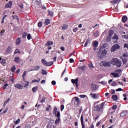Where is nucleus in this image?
<instances>
[{"label":"nucleus","mask_w":128,"mask_h":128,"mask_svg":"<svg viewBox=\"0 0 128 128\" xmlns=\"http://www.w3.org/2000/svg\"><path fill=\"white\" fill-rule=\"evenodd\" d=\"M124 48H128V44H124Z\"/></svg>","instance_id":"64"},{"label":"nucleus","mask_w":128,"mask_h":128,"mask_svg":"<svg viewBox=\"0 0 128 128\" xmlns=\"http://www.w3.org/2000/svg\"><path fill=\"white\" fill-rule=\"evenodd\" d=\"M48 14L50 16H54V12L52 11H48Z\"/></svg>","instance_id":"47"},{"label":"nucleus","mask_w":128,"mask_h":128,"mask_svg":"<svg viewBox=\"0 0 128 128\" xmlns=\"http://www.w3.org/2000/svg\"><path fill=\"white\" fill-rule=\"evenodd\" d=\"M52 108V106L50 105H48V107L46 108V112H48L50 110V108Z\"/></svg>","instance_id":"42"},{"label":"nucleus","mask_w":128,"mask_h":128,"mask_svg":"<svg viewBox=\"0 0 128 128\" xmlns=\"http://www.w3.org/2000/svg\"><path fill=\"white\" fill-rule=\"evenodd\" d=\"M20 122V118H18L16 121L14 122V124H18Z\"/></svg>","instance_id":"28"},{"label":"nucleus","mask_w":128,"mask_h":128,"mask_svg":"<svg viewBox=\"0 0 128 128\" xmlns=\"http://www.w3.org/2000/svg\"><path fill=\"white\" fill-rule=\"evenodd\" d=\"M78 30V27H76L74 29H73L74 32H76Z\"/></svg>","instance_id":"45"},{"label":"nucleus","mask_w":128,"mask_h":128,"mask_svg":"<svg viewBox=\"0 0 128 128\" xmlns=\"http://www.w3.org/2000/svg\"><path fill=\"white\" fill-rule=\"evenodd\" d=\"M16 70V66L14 65L11 68L10 70L12 72H14Z\"/></svg>","instance_id":"26"},{"label":"nucleus","mask_w":128,"mask_h":128,"mask_svg":"<svg viewBox=\"0 0 128 128\" xmlns=\"http://www.w3.org/2000/svg\"><path fill=\"white\" fill-rule=\"evenodd\" d=\"M112 98L114 100H118V96L116 95H113L112 96Z\"/></svg>","instance_id":"32"},{"label":"nucleus","mask_w":128,"mask_h":128,"mask_svg":"<svg viewBox=\"0 0 128 128\" xmlns=\"http://www.w3.org/2000/svg\"><path fill=\"white\" fill-rule=\"evenodd\" d=\"M112 86H116V82L114 81L112 83Z\"/></svg>","instance_id":"55"},{"label":"nucleus","mask_w":128,"mask_h":128,"mask_svg":"<svg viewBox=\"0 0 128 128\" xmlns=\"http://www.w3.org/2000/svg\"><path fill=\"white\" fill-rule=\"evenodd\" d=\"M16 46H20V37H18L16 40Z\"/></svg>","instance_id":"16"},{"label":"nucleus","mask_w":128,"mask_h":128,"mask_svg":"<svg viewBox=\"0 0 128 128\" xmlns=\"http://www.w3.org/2000/svg\"><path fill=\"white\" fill-rule=\"evenodd\" d=\"M111 63L114 66H116L118 68H120L122 66V62L118 58H113L111 60Z\"/></svg>","instance_id":"1"},{"label":"nucleus","mask_w":128,"mask_h":128,"mask_svg":"<svg viewBox=\"0 0 128 128\" xmlns=\"http://www.w3.org/2000/svg\"><path fill=\"white\" fill-rule=\"evenodd\" d=\"M25 128H32V126H30V124H27L26 125Z\"/></svg>","instance_id":"49"},{"label":"nucleus","mask_w":128,"mask_h":128,"mask_svg":"<svg viewBox=\"0 0 128 128\" xmlns=\"http://www.w3.org/2000/svg\"><path fill=\"white\" fill-rule=\"evenodd\" d=\"M86 66H82V67H80V70H84V68H86Z\"/></svg>","instance_id":"46"},{"label":"nucleus","mask_w":128,"mask_h":128,"mask_svg":"<svg viewBox=\"0 0 128 128\" xmlns=\"http://www.w3.org/2000/svg\"><path fill=\"white\" fill-rule=\"evenodd\" d=\"M28 36V33H24L22 34V38H26V36Z\"/></svg>","instance_id":"58"},{"label":"nucleus","mask_w":128,"mask_h":128,"mask_svg":"<svg viewBox=\"0 0 128 128\" xmlns=\"http://www.w3.org/2000/svg\"><path fill=\"white\" fill-rule=\"evenodd\" d=\"M122 88H118L116 90V92H122Z\"/></svg>","instance_id":"63"},{"label":"nucleus","mask_w":128,"mask_h":128,"mask_svg":"<svg viewBox=\"0 0 128 128\" xmlns=\"http://www.w3.org/2000/svg\"><path fill=\"white\" fill-rule=\"evenodd\" d=\"M20 54V51L18 49H16L14 52V54Z\"/></svg>","instance_id":"36"},{"label":"nucleus","mask_w":128,"mask_h":128,"mask_svg":"<svg viewBox=\"0 0 128 128\" xmlns=\"http://www.w3.org/2000/svg\"><path fill=\"white\" fill-rule=\"evenodd\" d=\"M12 2H9L8 4H6L5 8H12Z\"/></svg>","instance_id":"15"},{"label":"nucleus","mask_w":128,"mask_h":128,"mask_svg":"<svg viewBox=\"0 0 128 128\" xmlns=\"http://www.w3.org/2000/svg\"><path fill=\"white\" fill-rule=\"evenodd\" d=\"M96 110L97 112H100V110H102V108L98 106V105L96 106Z\"/></svg>","instance_id":"34"},{"label":"nucleus","mask_w":128,"mask_h":128,"mask_svg":"<svg viewBox=\"0 0 128 128\" xmlns=\"http://www.w3.org/2000/svg\"><path fill=\"white\" fill-rule=\"evenodd\" d=\"M116 108H118V106H116V105H114L112 106V110H116Z\"/></svg>","instance_id":"52"},{"label":"nucleus","mask_w":128,"mask_h":128,"mask_svg":"<svg viewBox=\"0 0 128 128\" xmlns=\"http://www.w3.org/2000/svg\"><path fill=\"white\" fill-rule=\"evenodd\" d=\"M116 94V90H111V94Z\"/></svg>","instance_id":"59"},{"label":"nucleus","mask_w":128,"mask_h":128,"mask_svg":"<svg viewBox=\"0 0 128 128\" xmlns=\"http://www.w3.org/2000/svg\"><path fill=\"white\" fill-rule=\"evenodd\" d=\"M113 40H118V36L116 34H114V36L112 38Z\"/></svg>","instance_id":"35"},{"label":"nucleus","mask_w":128,"mask_h":128,"mask_svg":"<svg viewBox=\"0 0 128 128\" xmlns=\"http://www.w3.org/2000/svg\"><path fill=\"white\" fill-rule=\"evenodd\" d=\"M52 44H54V42H52V41L49 40L46 44L45 46H48V49L49 50H52V46H52Z\"/></svg>","instance_id":"5"},{"label":"nucleus","mask_w":128,"mask_h":128,"mask_svg":"<svg viewBox=\"0 0 128 128\" xmlns=\"http://www.w3.org/2000/svg\"><path fill=\"white\" fill-rule=\"evenodd\" d=\"M88 66L91 70H92V68H94V64H92V63L88 64Z\"/></svg>","instance_id":"23"},{"label":"nucleus","mask_w":128,"mask_h":128,"mask_svg":"<svg viewBox=\"0 0 128 128\" xmlns=\"http://www.w3.org/2000/svg\"><path fill=\"white\" fill-rule=\"evenodd\" d=\"M52 84L53 85V86H56V82L55 80H52Z\"/></svg>","instance_id":"60"},{"label":"nucleus","mask_w":128,"mask_h":128,"mask_svg":"<svg viewBox=\"0 0 128 128\" xmlns=\"http://www.w3.org/2000/svg\"><path fill=\"white\" fill-rule=\"evenodd\" d=\"M126 20H128V17L126 16H123L122 18V22H126Z\"/></svg>","instance_id":"21"},{"label":"nucleus","mask_w":128,"mask_h":128,"mask_svg":"<svg viewBox=\"0 0 128 128\" xmlns=\"http://www.w3.org/2000/svg\"><path fill=\"white\" fill-rule=\"evenodd\" d=\"M10 52H12V47L8 46L6 51V53L8 54H10Z\"/></svg>","instance_id":"17"},{"label":"nucleus","mask_w":128,"mask_h":128,"mask_svg":"<svg viewBox=\"0 0 128 128\" xmlns=\"http://www.w3.org/2000/svg\"><path fill=\"white\" fill-rule=\"evenodd\" d=\"M60 108L61 110V112H62V110H64V105H61L60 106Z\"/></svg>","instance_id":"50"},{"label":"nucleus","mask_w":128,"mask_h":128,"mask_svg":"<svg viewBox=\"0 0 128 128\" xmlns=\"http://www.w3.org/2000/svg\"><path fill=\"white\" fill-rule=\"evenodd\" d=\"M94 36L95 38H98V31H96L94 33Z\"/></svg>","instance_id":"37"},{"label":"nucleus","mask_w":128,"mask_h":128,"mask_svg":"<svg viewBox=\"0 0 128 128\" xmlns=\"http://www.w3.org/2000/svg\"><path fill=\"white\" fill-rule=\"evenodd\" d=\"M42 64H44V66H46L47 62H46V60L42 59Z\"/></svg>","instance_id":"33"},{"label":"nucleus","mask_w":128,"mask_h":128,"mask_svg":"<svg viewBox=\"0 0 128 128\" xmlns=\"http://www.w3.org/2000/svg\"><path fill=\"white\" fill-rule=\"evenodd\" d=\"M7 86H8V84L6 83L4 84V85L3 87L4 90H6Z\"/></svg>","instance_id":"44"},{"label":"nucleus","mask_w":128,"mask_h":128,"mask_svg":"<svg viewBox=\"0 0 128 128\" xmlns=\"http://www.w3.org/2000/svg\"><path fill=\"white\" fill-rule=\"evenodd\" d=\"M46 97H43L40 100L41 104H44V102H46Z\"/></svg>","instance_id":"38"},{"label":"nucleus","mask_w":128,"mask_h":128,"mask_svg":"<svg viewBox=\"0 0 128 128\" xmlns=\"http://www.w3.org/2000/svg\"><path fill=\"white\" fill-rule=\"evenodd\" d=\"M53 112H60V111L58 110V108H56V106L54 107Z\"/></svg>","instance_id":"31"},{"label":"nucleus","mask_w":128,"mask_h":128,"mask_svg":"<svg viewBox=\"0 0 128 128\" xmlns=\"http://www.w3.org/2000/svg\"><path fill=\"white\" fill-rule=\"evenodd\" d=\"M57 118L55 121V124H60V114L58 112L57 114H55Z\"/></svg>","instance_id":"7"},{"label":"nucleus","mask_w":128,"mask_h":128,"mask_svg":"<svg viewBox=\"0 0 128 128\" xmlns=\"http://www.w3.org/2000/svg\"><path fill=\"white\" fill-rule=\"evenodd\" d=\"M38 86H36L35 87H34L32 88V92H36V90H38Z\"/></svg>","instance_id":"30"},{"label":"nucleus","mask_w":128,"mask_h":128,"mask_svg":"<svg viewBox=\"0 0 128 128\" xmlns=\"http://www.w3.org/2000/svg\"><path fill=\"white\" fill-rule=\"evenodd\" d=\"M90 96L92 98H97L98 96V94H92L90 93Z\"/></svg>","instance_id":"12"},{"label":"nucleus","mask_w":128,"mask_h":128,"mask_svg":"<svg viewBox=\"0 0 128 128\" xmlns=\"http://www.w3.org/2000/svg\"><path fill=\"white\" fill-rule=\"evenodd\" d=\"M100 65V66H110V62H101Z\"/></svg>","instance_id":"4"},{"label":"nucleus","mask_w":128,"mask_h":128,"mask_svg":"<svg viewBox=\"0 0 128 128\" xmlns=\"http://www.w3.org/2000/svg\"><path fill=\"white\" fill-rule=\"evenodd\" d=\"M50 24V19H48V18L46 19L44 22L45 26H48V24Z\"/></svg>","instance_id":"19"},{"label":"nucleus","mask_w":128,"mask_h":128,"mask_svg":"<svg viewBox=\"0 0 128 128\" xmlns=\"http://www.w3.org/2000/svg\"><path fill=\"white\" fill-rule=\"evenodd\" d=\"M88 44H90V38L87 39V40L84 45V46L85 48H86V46H88Z\"/></svg>","instance_id":"20"},{"label":"nucleus","mask_w":128,"mask_h":128,"mask_svg":"<svg viewBox=\"0 0 128 128\" xmlns=\"http://www.w3.org/2000/svg\"><path fill=\"white\" fill-rule=\"evenodd\" d=\"M122 60V62L124 64H126V62H128V59L126 58H121Z\"/></svg>","instance_id":"27"},{"label":"nucleus","mask_w":128,"mask_h":128,"mask_svg":"<svg viewBox=\"0 0 128 128\" xmlns=\"http://www.w3.org/2000/svg\"><path fill=\"white\" fill-rule=\"evenodd\" d=\"M42 74L44 75V74H48V72H46V70H42Z\"/></svg>","instance_id":"43"},{"label":"nucleus","mask_w":128,"mask_h":128,"mask_svg":"<svg viewBox=\"0 0 128 128\" xmlns=\"http://www.w3.org/2000/svg\"><path fill=\"white\" fill-rule=\"evenodd\" d=\"M102 50V46L100 47L99 51L98 52V58H102L106 54L107 51L106 50Z\"/></svg>","instance_id":"2"},{"label":"nucleus","mask_w":128,"mask_h":128,"mask_svg":"<svg viewBox=\"0 0 128 128\" xmlns=\"http://www.w3.org/2000/svg\"><path fill=\"white\" fill-rule=\"evenodd\" d=\"M20 60V57L16 56L14 60V62H16V64H18Z\"/></svg>","instance_id":"14"},{"label":"nucleus","mask_w":128,"mask_h":128,"mask_svg":"<svg viewBox=\"0 0 128 128\" xmlns=\"http://www.w3.org/2000/svg\"><path fill=\"white\" fill-rule=\"evenodd\" d=\"M110 74L112 76H114V78H120V75L118 74V73H116V72H112Z\"/></svg>","instance_id":"18"},{"label":"nucleus","mask_w":128,"mask_h":128,"mask_svg":"<svg viewBox=\"0 0 128 128\" xmlns=\"http://www.w3.org/2000/svg\"><path fill=\"white\" fill-rule=\"evenodd\" d=\"M52 64H54V62H47L46 66H52Z\"/></svg>","instance_id":"22"},{"label":"nucleus","mask_w":128,"mask_h":128,"mask_svg":"<svg viewBox=\"0 0 128 128\" xmlns=\"http://www.w3.org/2000/svg\"><path fill=\"white\" fill-rule=\"evenodd\" d=\"M0 64H6V60L2 59V58H0Z\"/></svg>","instance_id":"25"},{"label":"nucleus","mask_w":128,"mask_h":128,"mask_svg":"<svg viewBox=\"0 0 128 128\" xmlns=\"http://www.w3.org/2000/svg\"><path fill=\"white\" fill-rule=\"evenodd\" d=\"M128 55L126 54H123V56H121V58H128Z\"/></svg>","instance_id":"39"},{"label":"nucleus","mask_w":128,"mask_h":128,"mask_svg":"<svg viewBox=\"0 0 128 128\" xmlns=\"http://www.w3.org/2000/svg\"><path fill=\"white\" fill-rule=\"evenodd\" d=\"M120 46L118 44H114L110 48L111 52H114L116 50H120Z\"/></svg>","instance_id":"3"},{"label":"nucleus","mask_w":128,"mask_h":128,"mask_svg":"<svg viewBox=\"0 0 128 128\" xmlns=\"http://www.w3.org/2000/svg\"><path fill=\"white\" fill-rule=\"evenodd\" d=\"M32 38V36H30V34H28L27 36V38L30 40V38Z\"/></svg>","instance_id":"57"},{"label":"nucleus","mask_w":128,"mask_h":128,"mask_svg":"<svg viewBox=\"0 0 128 128\" xmlns=\"http://www.w3.org/2000/svg\"><path fill=\"white\" fill-rule=\"evenodd\" d=\"M80 121L82 126V128H86L84 126V114H82L80 117Z\"/></svg>","instance_id":"10"},{"label":"nucleus","mask_w":128,"mask_h":128,"mask_svg":"<svg viewBox=\"0 0 128 128\" xmlns=\"http://www.w3.org/2000/svg\"><path fill=\"white\" fill-rule=\"evenodd\" d=\"M106 102H103L101 104V105H100V108H102V109L104 108V106Z\"/></svg>","instance_id":"54"},{"label":"nucleus","mask_w":128,"mask_h":128,"mask_svg":"<svg viewBox=\"0 0 128 128\" xmlns=\"http://www.w3.org/2000/svg\"><path fill=\"white\" fill-rule=\"evenodd\" d=\"M26 74V71L24 72L22 76V78H23V80H24V78Z\"/></svg>","instance_id":"41"},{"label":"nucleus","mask_w":128,"mask_h":128,"mask_svg":"<svg viewBox=\"0 0 128 128\" xmlns=\"http://www.w3.org/2000/svg\"><path fill=\"white\" fill-rule=\"evenodd\" d=\"M126 114L125 112H122L120 114V116H124Z\"/></svg>","instance_id":"61"},{"label":"nucleus","mask_w":128,"mask_h":128,"mask_svg":"<svg viewBox=\"0 0 128 128\" xmlns=\"http://www.w3.org/2000/svg\"><path fill=\"white\" fill-rule=\"evenodd\" d=\"M34 82H40V80H34L32 81V84H34Z\"/></svg>","instance_id":"48"},{"label":"nucleus","mask_w":128,"mask_h":128,"mask_svg":"<svg viewBox=\"0 0 128 128\" xmlns=\"http://www.w3.org/2000/svg\"><path fill=\"white\" fill-rule=\"evenodd\" d=\"M38 26L39 27V28H42V22H39L38 24Z\"/></svg>","instance_id":"40"},{"label":"nucleus","mask_w":128,"mask_h":128,"mask_svg":"<svg viewBox=\"0 0 128 128\" xmlns=\"http://www.w3.org/2000/svg\"><path fill=\"white\" fill-rule=\"evenodd\" d=\"M122 38H126L128 40V35H124L122 36Z\"/></svg>","instance_id":"53"},{"label":"nucleus","mask_w":128,"mask_h":128,"mask_svg":"<svg viewBox=\"0 0 128 128\" xmlns=\"http://www.w3.org/2000/svg\"><path fill=\"white\" fill-rule=\"evenodd\" d=\"M114 34V30H110L109 31V37L112 38V36Z\"/></svg>","instance_id":"29"},{"label":"nucleus","mask_w":128,"mask_h":128,"mask_svg":"<svg viewBox=\"0 0 128 128\" xmlns=\"http://www.w3.org/2000/svg\"><path fill=\"white\" fill-rule=\"evenodd\" d=\"M92 44L94 48H98V41H93Z\"/></svg>","instance_id":"13"},{"label":"nucleus","mask_w":128,"mask_h":128,"mask_svg":"<svg viewBox=\"0 0 128 128\" xmlns=\"http://www.w3.org/2000/svg\"><path fill=\"white\" fill-rule=\"evenodd\" d=\"M106 41L108 42H110V37L109 36L106 38Z\"/></svg>","instance_id":"51"},{"label":"nucleus","mask_w":128,"mask_h":128,"mask_svg":"<svg viewBox=\"0 0 128 128\" xmlns=\"http://www.w3.org/2000/svg\"><path fill=\"white\" fill-rule=\"evenodd\" d=\"M86 96V95H80V98H84Z\"/></svg>","instance_id":"62"},{"label":"nucleus","mask_w":128,"mask_h":128,"mask_svg":"<svg viewBox=\"0 0 128 128\" xmlns=\"http://www.w3.org/2000/svg\"><path fill=\"white\" fill-rule=\"evenodd\" d=\"M40 68V66H34L31 69L30 72H32V70H38Z\"/></svg>","instance_id":"11"},{"label":"nucleus","mask_w":128,"mask_h":128,"mask_svg":"<svg viewBox=\"0 0 128 128\" xmlns=\"http://www.w3.org/2000/svg\"><path fill=\"white\" fill-rule=\"evenodd\" d=\"M25 82L26 83L24 88H26V86H28V84H30V82H28V81H25Z\"/></svg>","instance_id":"56"},{"label":"nucleus","mask_w":128,"mask_h":128,"mask_svg":"<svg viewBox=\"0 0 128 128\" xmlns=\"http://www.w3.org/2000/svg\"><path fill=\"white\" fill-rule=\"evenodd\" d=\"M74 98L75 100V102H74V106L76 108L80 106V98L78 97H74Z\"/></svg>","instance_id":"6"},{"label":"nucleus","mask_w":128,"mask_h":128,"mask_svg":"<svg viewBox=\"0 0 128 128\" xmlns=\"http://www.w3.org/2000/svg\"><path fill=\"white\" fill-rule=\"evenodd\" d=\"M71 82H72V84H75L76 88H78V78H76L75 80L72 79Z\"/></svg>","instance_id":"8"},{"label":"nucleus","mask_w":128,"mask_h":128,"mask_svg":"<svg viewBox=\"0 0 128 128\" xmlns=\"http://www.w3.org/2000/svg\"><path fill=\"white\" fill-rule=\"evenodd\" d=\"M14 87L18 88V90H22V88H24V86L20 84H16L14 85Z\"/></svg>","instance_id":"9"},{"label":"nucleus","mask_w":128,"mask_h":128,"mask_svg":"<svg viewBox=\"0 0 128 128\" xmlns=\"http://www.w3.org/2000/svg\"><path fill=\"white\" fill-rule=\"evenodd\" d=\"M68 28V25L66 24H64L62 26V30H67Z\"/></svg>","instance_id":"24"}]
</instances>
